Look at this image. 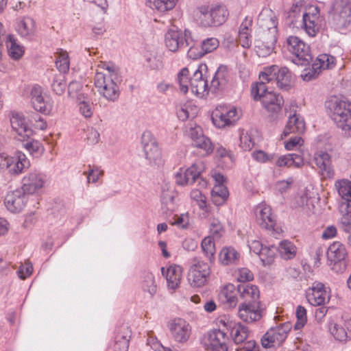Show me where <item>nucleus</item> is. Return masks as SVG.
<instances>
[{"label": "nucleus", "instance_id": "nucleus-1", "mask_svg": "<svg viewBox=\"0 0 351 351\" xmlns=\"http://www.w3.org/2000/svg\"><path fill=\"white\" fill-rule=\"evenodd\" d=\"M271 89V86L259 82L252 87V95L255 100L261 101L263 107L269 114L270 121H274L281 110L284 100L282 96L276 95Z\"/></svg>", "mask_w": 351, "mask_h": 351}, {"label": "nucleus", "instance_id": "nucleus-2", "mask_svg": "<svg viewBox=\"0 0 351 351\" xmlns=\"http://www.w3.org/2000/svg\"><path fill=\"white\" fill-rule=\"evenodd\" d=\"M244 300L243 303L260 302L259 291L256 286L252 285H239L237 288L232 284L226 285L221 290V295L224 298L223 305L228 308H234L238 302L237 293Z\"/></svg>", "mask_w": 351, "mask_h": 351}, {"label": "nucleus", "instance_id": "nucleus-3", "mask_svg": "<svg viewBox=\"0 0 351 351\" xmlns=\"http://www.w3.org/2000/svg\"><path fill=\"white\" fill-rule=\"evenodd\" d=\"M327 108L337 127L351 137V103L335 97L328 101Z\"/></svg>", "mask_w": 351, "mask_h": 351}, {"label": "nucleus", "instance_id": "nucleus-4", "mask_svg": "<svg viewBox=\"0 0 351 351\" xmlns=\"http://www.w3.org/2000/svg\"><path fill=\"white\" fill-rule=\"evenodd\" d=\"M259 79L260 82L267 85L276 84L280 89L285 90H289L293 82L289 69L287 67L279 69L276 65L266 68L265 71L259 75Z\"/></svg>", "mask_w": 351, "mask_h": 351}, {"label": "nucleus", "instance_id": "nucleus-5", "mask_svg": "<svg viewBox=\"0 0 351 351\" xmlns=\"http://www.w3.org/2000/svg\"><path fill=\"white\" fill-rule=\"evenodd\" d=\"M115 77L101 71H97L95 76V86L97 91L108 101H114L119 97V88L114 82Z\"/></svg>", "mask_w": 351, "mask_h": 351}, {"label": "nucleus", "instance_id": "nucleus-6", "mask_svg": "<svg viewBox=\"0 0 351 351\" xmlns=\"http://www.w3.org/2000/svg\"><path fill=\"white\" fill-rule=\"evenodd\" d=\"M258 23L263 30L267 29L269 31L270 36L267 38H263L266 40L267 53L271 51L274 44L276 42V32H277V21L275 13L269 8H263L259 14L258 18Z\"/></svg>", "mask_w": 351, "mask_h": 351}, {"label": "nucleus", "instance_id": "nucleus-7", "mask_svg": "<svg viewBox=\"0 0 351 351\" xmlns=\"http://www.w3.org/2000/svg\"><path fill=\"white\" fill-rule=\"evenodd\" d=\"M287 49L295 56L292 61L298 65L305 66L313 60L310 47L297 36H289L287 38Z\"/></svg>", "mask_w": 351, "mask_h": 351}, {"label": "nucleus", "instance_id": "nucleus-8", "mask_svg": "<svg viewBox=\"0 0 351 351\" xmlns=\"http://www.w3.org/2000/svg\"><path fill=\"white\" fill-rule=\"evenodd\" d=\"M167 327L173 340L180 344L186 343L192 334V326L185 319L176 317L168 322Z\"/></svg>", "mask_w": 351, "mask_h": 351}, {"label": "nucleus", "instance_id": "nucleus-9", "mask_svg": "<svg viewBox=\"0 0 351 351\" xmlns=\"http://www.w3.org/2000/svg\"><path fill=\"white\" fill-rule=\"evenodd\" d=\"M291 328V324L289 322L271 328L261 339L263 347L267 348L280 345L286 339Z\"/></svg>", "mask_w": 351, "mask_h": 351}, {"label": "nucleus", "instance_id": "nucleus-10", "mask_svg": "<svg viewBox=\"0 0 351 351\" xmlns=\"http://www.w3.org/2000/svg\"><path fill=\"white\" fill-rule=\"evenodd\" d=\"M210 268L204 261L195 259L188 273V281L193 287H201L206 285Z\"/></svg>", "mask_w": 351, "mask_h": 351}, {"label": "nucleus", "instance_id": "nucleus-11", "mask_svg": "<svg viewBox=\"0 0 351 351\" xmlns=\"http://www.w3.org/2000/svg\"><path fill=\"white\" fill-rule=\"evenodd\" d=\"M141 141L146 158L153 165H160L162 162L161 151L153 134L149 132H145Z\"/></svg>", "mask_w": 351, "mask_h": 351}, {"label": "nucleus", "instance_id": "nucleus-12", "mask_svg": "<svg viewBox=\"0 0 351 351\" xmlns=\"http://www.w3.org/2000/svg\"><path fill=\"white\" fill-rule=\"evenodd\" d=\"M306 298L311 305L322 306L329 302L330 296L325 285L316 281L308 289Z\"/></svg>", "mask_w": 351, "mask_h": 351}, {"label": "nucleus", "instance_id": "nucleus-13", "mask_svg": "<svg viewBox=\"0 0 351 351\" xmlns=\"http://www.w3.org/2000/svg\"><path fill=\"white\" fill-rule=\"evenodd\" d=\"M219 6L202 5L195 12V16L198 23L204 27L213 25L219 17Z\"/></svg>", "mask_w": 351, "mask_h": 351}, {"label": "nucleus", "instance_id": "nucleus-14", "mask_svg": "<svg viewBox=\"0 0 351 351\" xmlns=\"http://www.w3.org/2000/svg\"><path fill=\"white\" fill-rule=\"evenodd\" d=\"M346 255L347 252L345 246L338 241L332 243L327 250L328 260L334 263L335 269L339 267V270L340 271L344 270L346 267Z\"/></svg>", "mask_w": 351, "mask_h": 351}, {"label": "nucleus", "instance_id": "nucleus-15", "mask_svg": "<svg viewBox=\"0 0 351 351\" xmlns=\"http://www.w3.org/2000/svg\"><path fill=\"white\" fill-rule=\"evenodd\" d=\"M10 123L12 130L16 132L21 141H25L34 134L33 130L28 126L26 119L22 114L12 113Z\"/></svg>", "mask_w": 351, "mask_h": 351}, {"label": "nucleus", "instance_id": "nucleus-16", "mask_svg": "<svg viewBox=\"0 0 351 351\" xmlns=\"http://www.w3.org/2000/svg\"><path fill=\"white\" fill-rule=\"evenodd\" d=\"M189 135L192 140V145L202 151L201 153L202 156L213 152V145L210 141L203 134L201 127L198 125L191 127Z\"/></svg>", "mask_w": 351, "mask_h": 351}, {"label": "nucleus", "instance_id": "nucleus-17", "mask_svg": "<svg viewBox=\"0 0 351 351\" xmlns=\"http://www.w3.org/2000/svg\"><path fill=\"white\" fill-rule=\"evenodd\" d=\"M260 302L241 303L239 308V316L244 322L252 323L262 317Z\"/></svg>", "mask_w": 351, "mask_h": 351}, {"label": "nucleus", "instance_id": "nucleus-18", "mask_svg": "<svg viewBox=\"0 0 351 351\" xmlns=\"http://www.w3.org/2000/svg\"><path fill=\"white\" fill-rule=\"evenodd\" d=\"M203 67H206V65H199L190 80V87L192 93L200 98L205 97L208 93L207 82L203 78Z\"/></svg>", "mask_w": 351, "mask_h": 351}, {"label": "nucleus", "instance_id": "nucleus-19", "mask_svg": "<svg viewBox=\"0 0 351 351\" xmlns=\"http://www.w3.org/2000/svg\"><path fill=\"white\" fill-rule=\"evenodd\" d=\"M27 200V195L20 190H16L7 194L5 205L12 213H19L23 210Z\"/></svg>", "mask_w": 351, "mask_h": 351}, {"label": "nucleus", "instance_id": "nucleus-20", "mask_svg": "<svg viewBox=\"0 0 351 351\" xmlns=\"http://www.w3.org/2000/svg\"><path fill=\"white\" fill-rule=\"evenodd\" d=\"M161 271L169 289L175 291L180 287L182 277V268L180 265H171L167 269L162 267Z\"/></svg>", "mask_w": 351, "mask_h": 351}, {"label": "nucleus", "instance_id": "nucleus-21", "mask_svg": "<svg viewBox=\"0 0 351 351\" xmlns=\"http://www.w3.org/2000/svg\"><path fill=\"white\" fill-rule=\"evenodd\" d=\"M8 165V171L10 174L19 175L29 167L30 162L24 153L16 152L14 156H10Z\"/></svg>", "mask_w": 351, "mask_h": 351}, {"label": "nucleus", "instance_id": "nucleus-22", "mask_svg": "<svg viewBox=\"0 0 351 351\" xmlns=\"http://www.w3.org/2000/svg\"><path fill=\"white\" fill-rule=\"evenodd\" d=\"M45 182L43 174L31 172L23 178V190L28 193H34L45 186Z\"/></svg>", "mask_w": 351, "mask_h": 351}, {"label": "nucleus", "instance_id": "nucleus-23", "mask_svg": "<svg viewBox=\"0 0 351 351\" xmlns=\"http://www.w3.org/2000/svg\"><path fill=\"white\" fill-rule=\"evenodd\" d=\"M186 36L181 30L170 29L165 36L166 47L172 52L177 51L186 42Z\"/></svg>", "mask_w": 351, "mask_h": 351}, {"label": "nucleus", "instance_id": "nucleus-24", "mask_svg": "<svg viewBox=\"0 0 351 351\" xmlns=\"http://www.w3.org/2000/svg\"><path fill=\"white\" fill-rule=\"evenodd\" d=\"M131 331L126 325H121L116 328L113 344L114 351H128Z\"/></svg>", "mask_w": 351, "mask_h": 351}, {"label": "nucleus", "instance_id": "nucleus-25", "mask_svg": "<svg viewBox=\"0 0 351 351\" xmlns=\"http://www.w3.org/2000/svg\"><path fill=\"white\" fill-rule=\"evenodd\" d=\"M32 103L34 108L44 114H49L52 109L51 104L45 101L42 95V89L40 86H34L31 92Z\"/></svg>", "mask_w": 351, "mask_h": 351}, {"label": "nucleus", "instance_id": "nucleus-26", "mask_svg": "<svg viewBox=\"0 0 351 351\" xmlns=\"http://www.w3.org/2000/svg\"><path fill=\"white\" fill-rule=\"evenodd\" d=\"M258 222L260 226L268 230H274L276 222L271 216V210L269 206H260L257 208Z\"/></svg>", "mask_w": 351, "mask_h": 351}, {"label": "nucleus", "instance_id": "nucleus-27", "mask_svg": "<svg viewBox=\"0 0 351 351\" xmlns=\"http://www.w3.org/2000/svg\"><path fill=\"white\" fill-rule=\"evenodd\" d=\"M305 130V123L296 114L290 115L282 136H287L291 133L302 134Z\"/></svg>", "mask_w": 351, "mask_h": 351}, {"label": "nucleus", "instance_id": "nucleus-28", "mask_svg": "<svg viewBox=\"0 0 351 351\" xmlns=\"http://www.w3.org/2000/svg\"><path fill=\"white\" fill-rule=\"evenodd\" d=\"M16 30L21 36L30 38L36 32V22L32 18L25 16L19 21Z\"/></svg>", "mask_w": 351, "mask_h": 351}, {"label": "nucleus", "instance_id": "nucleus-29", "mask_svg": "<svg viewBox=\"0 0 351 351\" xmlns=\"http://www.w3.org/2000/svg\"><path fill=\"white\" fill-rule=\"evenodd\" d=\"M303 165L302 156L295 153L280 156L276 160V165L279 167L294 166L296 168H300Z\"/></svg>", "mask_w": 351, "mask_h": 351}, {"label": "nucleus", "instance_id": "nucleus-30", "mask_svg": "<svg viewBox=\"0 0 351 351\" xmlns=\"http://www.w3.org/2000/svg\"><path fill=\"white\" fill-rule=\"evenodd\" d=\"M239 118L236 108L228 110L226 107L221 106V129L234 126Z\"/></svg>", "mask_w": 351, "mask_h": 351}, {"label": "nucleus", "instance_id": "nucleus-31", "mask_svg": "<svg viewBox=\"0 0 351 351\" xmlns=\"http://www.w3.org/2000/svg\"><path fill=\"white\" fill-rule=\"evenodd\" d=\"M229 328L230 335L236 343H243L247 339L250 332L245 326L230 323Z\"/></svg>", "mask_w": 351, "mask_h": 351}, {"label": "nucleus", "instance_id": "nucleus-32", "mask_svg": "<svg viewBox=\"0 0 351 351\" xmlns=\"http://www.w3.org/2000/svg\"><path fill=\"white\" fill-rule=\"evenodd\" d=\"M252 25V20L251 19L245 18L240 27L239 40V43L244 48H249L251 46V36L249 33V29Z\"/></svg>", "mask_w": 351, "mask_h": 351}, {"label": "nucleus", "instance_id": "nucleus-33", "mask_svg": "<svg viewBox=\"0 0 351 351\" xmlns=\"http://www.w3.org/2000/svg\"><path fill=\"white\" fill-rule=\"evenodd\" d=\"M219 330L215 329L210 330L204 335L202 343L208 350L219 351V339L218 337Z\"/></svg>", "mask_w": 351, "mask_h": 351}, {"label": "nucleus", "instance_id": "nucleus-34", "mask_svg": "<svg viewBox=\"0 0 351 351\" xmlns=\"http://www.w3.org/2000/svg\"><path fill=\"white\" fill-rule=\"evenodd\" d=\"M178 0H147L149 6L159 12L165 13L173 10Z\"/></svg>", "mask_w": 351, "mask_h": 351}, {"label": "nucleus", "instance_id": "nucleus-35", "mask_svg": "<svg viewBox=\"0 0 351 351\" xmlns=\"http://www.w3.org/2000/svg\"><path fill=\"white\" fill-rule=\"evenodd\" d=\"M277 247L281 258L285 260L292 259L296 254V247L288 240L282 241Z\"/></svg>", "mask_w": 351, "mask_h": 351}, {"label": "nucleus", "instance_id": "nucleus-36", "mask_svg": "<svg viewBox=\"0 0 351 351\" xmlns=\"http://www.w3.org/2000/svg\"><path fill=\"white\" fill-rule=\"evenodd\" d=\"M221 256H223L221 263L223 265H236L240 258L239 254L232 247H223L221 250Z\"/></svg>", "mask_w": 351, "mask_h": 351}, {"label": "nucleus", "instance_id": "nucleus-37", "mask_svg": "<svg viewBox=\"0 0 351 351\" xmlns=\"http://www.w3.org/2000/svg\"><path fill=\"white\" fill-rule=\"evenodd\" d=\"M6 45L8 49V53L12 59L19 60L23 56L24 48L16 43V39L12 36H8Z\"/></svg>", "mask_w": 351, "mask_h": 351}, {"label": "nucleus", "instance_id": "nucleus-38", "mask_svg": "<svg viewBox=\"0 0 351 351\" xmlns=\"http://www.w3.org/2000/svg\"><path fill=\"white\" fill-rule=\"evenodd\" d=\"M314 160L317 167L328 175L330 171V157L324 152H318L315 154Z\"/></svg>", "mask_w": 351, "mask_h": 351}, {"label": "nucleus", "instance_id": "nucleus-39", "mask_svg": "<svg viewBox=\"0 0 351 351\" xmlns=\"http://www.w3.org/2000/svg\"><path fill=\"white\" fill-rule=\"evenodd\" d=\"M56 58V65L58 69L62 73H66L69 69L70 60L68 53L61 49L55 53Z\"/></svg>", "mask_w": 351, "mask_h": 351}, {"label": "nucleus", "instance_id": "nucleus-40", "mask_svg": "<svg viewBox=\"0 0 351 351\" xmlns=\"http://www.w3.org/2000/svg\"><path fill=\"white\" fill-rule=\"evenodd\" d=\"M278 251V247L274 245L264 246V248L262 250L259 256L263 264L264 265H271L274 262Z\"/></svg>", "mask_w": 351, "mask_h": 351}, {"label": "nucleus", "instance_id": "nucleus-41", "mask_svg": "<svg viewBox=\"0 0 351 351\" xmlns=\"http://www.w3.org/2000/svg\"><path fill=\"white\" fill-rule=\"evenodd\" d=\"M190 197L191 199L196 202L199 209L204 211L205 213H210L209 206L207 205L206 197L198 189H193L191 191Z\"/></svg>", "mask_w": 351, "mask_h": 351}, {"label": "nucleus", "instance_id": "nucleus-42", "mask_svg": "<svg viewBox=\"0 0 351 351\" xmlns=\"http://www.w3.org/2000/svg\"><path fill=\"white\" fill-rule=\"evenodd\" d=\"M329 330L334 337L339 341H346L348 339H351V330H349L348 332L343 327L339 326L336 324H331L330 325Z\"/></svg>", "mask_w": 351, "mask_h": 351}, {"label": "nucleus", "instance_id": "nucleus-43", "mask_svg": "<svg viewBox=\"0 0 351 351\" xmlns=\"http://www.w3.org/2000/svg\"><path fill=\"white\" fill-rule=\"evenodd\" d=\"M202 248L206 256L212 261L216 252L215 244L213 237H205L201 243Z\"/></svg>", "mask_w": 351, "mask_h": 351}, {"label": "nucleus", "instance_id": "nucleus-44", "mask_svg": "<svg viewBox=\"0 0 351 351\" xmlns=\"http://www.w3.org/2000/svg\"><path fill=\"white\" fill-rule=\"evenodd\" d=\"M23 147L34 157L41 156L45 151L42 143L37 140H32L29 142L24 143Z\"/></svg>", "mask_w": 351, "mask_h": 351}, {"label": "nucleus", "instance_id": "nucleus-45", "mask_svg": "<svg viewBox=\"0 0 351 351\" xmlns=\"http://www.w3.org/2000/svg\"><path fill=\"white\" fill-rule=\"evenodd\" d=\"M189 71L188 68L184 67L178 74V81L180 85V89L183 93L189 91L190 86Z\"/></svg>", "mask_w": 351, "mask_h": 351}, {"label": "nucleus", "instance_id": "nucleus-46", "mask_svg": "<svg viewBox=\"0 0 351 351\" xmlns=\"http://www.w3.org/2000/svg\"><path fill=\"white\" fill-rule=\"evenodd\" d=\"M336 186L342 201L351 200V181L341 180L338 182Z\"/></svg>", "mask_w": 351, "mask_h": 351}, {"label": "nucleus", "instance_id": "nucleus-47", "mask_svg": "<svg viewBox=\"0 0 351 351\" xmlns=\"http://www.w3.org/2000/svg\"><path fill=\"white\" fill-rule=\"evenodd\" d=\"M211 177L214 181V186L210 192V199L214 204L219 205V173L214 172Z\"/></svg>", "mask_w": 351, "mask_h": 351}, {"label": "nucleus", "instance_id": "nucleus-48", "mask_svg": "<svg viewBox=\"0 0 351 351\" xmlns=\"http://www.w3.org/2000/svg\"><path fill=\"white\" fill-rule=\"evenodd\" d=\"M51 87L53 92L57 95H62L64 93L66 87L64 76L62 74L56 75L53 80Z\"/></svg>", "mask_w": 351, "mask_h": 351}, {"label": "nucleus", "instance_id": "nucleus-49", "mask_svg": "<svg viewBox=\"0 0 351 351\" xmlns=\"http://www.w3.org/2000/svg\"><path fill=\"white\" fill-rule=\"evenodd\" d=\"M142 288L145 291H147L152 295L156 293L157 287L154 276L152 274H148L146 276L145 279L142 282Z\"/></svg>", "mask_w": 351, "mask_h": 351}, {"label": "nucleus", "instance_id": "nucleus-50", "mask_svg": "<svg viewBox=\"0 0 351 351\" xmlns=\"http://www.w3.org/2000/svg\"><path fill=\"white\" fill-rule=\"evenodd\" d=\"M197 114V108L189 104L184 105V107L181 108L178 110L177 114L178 118L182 121H185L190 117H194Z\"/></svg>", "mask_w": 351, "mask_h": 351}, {"label": "nucleus", "instance_id": "nucleus-51", "mask_svg": "<svg viewBox=\"0 0 351 351\" xmlns=\"http://www.w3.org/2000/svg\"><path fill=\"white\" fill-rule=\"evenodd\" d=\"M176 182L178 185L185 186L194 183L186 169H180L176 174Z\"/></svg>", "mask_w": 351, "mask_h": 351}, {"label": "nucleus", "instance_id": "nucleus-52", "mask_svg": "<svg viewBox=\"0 0 351 351\" xmlns=\"http://www.w3.org/2000/svg\"><path fill=\"white\" fill-rule=\"evenodd\" d=\"M295 315L297 317V322L294 325V328L296 330L302 328L307 321L306 310L302 306H298L296 308Z\"/></svg>", "mask_w": 351, "mask_h": 351}, {"label": "nucleus", "instance_id": "nucleus-53", "mask_svg": "<svg viewBox=\"0 0 351 351\" xmlns=\"http://www.w3.org/2000/svg\"><path fill=\"white\" fill-rule=\"evenodd\" d=\"M303 21L305 29L308 34L311 36H315L319 29L318 22L310 21L308 18V14L303 15Z\"/></svg>", "mask_w": 351, "mask_h": 351}, {"label": "nucleus", "instance_id": "nucleus-54", "mask_svg": "<svg viewBox=\"0 0 351 351\" xmlns=\"http://www.w3.org/2000/svg\"><path fill=\"white\" fill-rule=\"evenodd\" d=\"M339 8L341 10L339 11V15L341 18L345 19V21L350 22L351 20V9L349 5H343L341 1H337L335 4V8L338 12Z\"/></svg>", "mask_w": 351, "mask_h": 351}, {"label": "nucleus", "instance_id": "nucleus-55", "mask_svg": "<svg viewBox=\"0 0 351 351\" xmlns=\"http://www.w3.org/2000/svg\"><path fill=\"white\" fill-rule=\"evenodd\" d=\"M233 163L234 159L231 152L221 147V168H231Z\"/></svg>", "mask_w": 351, "mask_h": 351}, {"label": "nucleus", "instance_id": "nucleus-56", "mask_svg": "<svg viewBox=\"0 0 351 351\" xmlns=\"http://www.w3.org/2000/svg\"><path fill=\"white\" fill-rule=\"evenodd\" d=\"M320 71V66L314 62L311 68L304 70V73L302 75V77L304 81H311L317 77Z\"/></svg>", "mask_w": 351, "mask_h": 351}, {"label": "nucleus", "instance_id": "nucleus-57", "mask_svg": "<svg viewBox=\"0 0 351 351\" xmlns=\"http://www.w3.org/2000/svg\"><path fill=\"white\" fill-rule=\"evenodd\" d=\"M339 211L341 214V223H349L346 217H348L351 214V200L341 201L339 204Z\"/></svg>", "mask_w": 351, "mask_h": 351}, {"label": "nucleus", "instance_id": "nucleus-58", "mask_svg": "<svg viewBox=\"0 0 351 351\" xmlns=\"http://www.w3.org/2000/svg\"><path fill=\"white\" fill-rule=\"evenodd\" d=\"M190 223V218L188 213H183L180 215H175L172 225L177 226L179 228L186 229Z\"/></svg>", "mask_w": 351, "mask_h": 351}, {"label": "nucleus", "instance_id": "nucleus-59", "mask_svg": "<svg viewBox=\"0 0 351 351\" xmlns=\"http://www.w3.org/2000/svg\"><path fill=\"white\" fill-rule=\"evenodd\" d=\"M33 271V266L30 262L25 261L23 264H21L18 269V276L22 279L25 280L29 277Z\"/></svg>", "mask_w": 351, "mask_h": 351}, {"label": "nucleus", "instance_id": "nucleus-60", "mask_svg": "<svg viewBox=\"0 0 351 351\" xmlns=\"http://www.w3.org/2000/svg\"><path fill=\"white\" fill-rule=\"evenodd\" d=\"M99 136L97 130L93 128H88L86 130L85 141L88 145H94L97 144L99 141Z\"/></svg>", "mask_w": 351, "mask_h": 351}, {"label": "nucleus", "instance_id": "nucleus-61", "mask_svg": "<svg viewBox=\"0 0 351 351\" xmlns=\"http://www.w3.org/2000/svg\"><path fill=\"white\" fill-rule=\"evenodd\" d=\"M218 46L219 40L215 38H210L202 43L201 48L204 54H206L216 49Z\"/></svg>", "mask_w": 351, "mask_h": 351}, {"label": "nucleus", "instance_id": "nucleus-62", "mask_svg": "<svg viewBox=\"0 0 351 351\" xmlns=\"http://www.w3.org/2000/svg\"><path fill=\"white\" fill-rule=\"evenodd\" d=\"M103 176V171L101 170L98 167H93V168L90 165H88V172L87 175V180L88 182H96L99 178Z\"/></svg>", "mask_w": 351, "mask_h": 351}, {"label": "nucleus", "instance_id": "nucleus-63", "mask_svg": "<svg viewBox=\"0 0 351 351\" xmlns=\"http://www.w3.org/2000/svg\"><path fill=\"white\" fill-rule=\"evenodd\" d=\"M98 71L106 73V75H110L111 76H117V70L115 66L111 64L105 62H100L97 65Z\"/></svg>", "mask_w": 351, "mask_h": 351}, {"label": "nucleus", "instance_id": "nucleus-64", "mask_svg": "<svg viewBox=\"0 0 351 351\" xmlns=\"http://www.w3.org/2000/svg\"><path fill=\"white\" fill-rule=\"evenodd\" d=\"M222 47L227 51H232L237 47L234 36L231 34L224 35Z\"/></svg>", "mask_w": 351, "mask_h": 351}]
</instances>
